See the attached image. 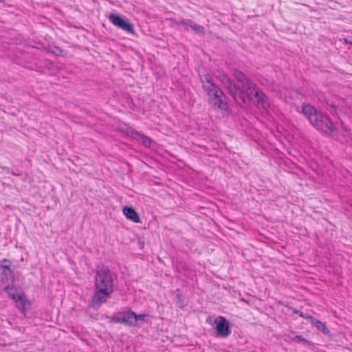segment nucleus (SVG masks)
<instances>
[{
	"label": "nucleus",
	"instance_id": "9d476101",
	"mask_svg": "<svg viewBox=\"0 0 352 352\" xmlns=\"http://www.w3.org/2000/svg\"><path fill=\"white\" fill-rule=\"evenodd\" d=\"M14 278L12 271L10 266L6 265H0V280L2 283H5L10 280Z\"/></svg>",
	"mask_w": 352,
	"mask_h": 352
},
{
	"label": "nucleus",
	"instance_id": "f257e3e1",
	"mask_svg": "<svg viewBox=\"0 0 352 352\" xmlns=\"http://www.w3.org/2000/svg\"><path fill=\"white\" fill-rule=\"evenodd\" d=\"M113 292V280L108 266L101 265L96 268L94 278V294L91 301V307L98 309L107 302L108 297Z\"/></svg>",
	"mask_w": 352,
	"mask_h": 352
},
{
	"label": "nucleus",
	"instance_id": "0eeeda50",
	"mask_svg": "<svg viewBox=\"0 0 352 352\" xmlns=\"http://www.w3.org/2000/svg\"><path fill=\"white\" fill-rule=\"evenodd\" d=\"M216 324V336L226 338L231 333V329L229 322L223 316H219L214 320Z\"/></svg>",
	"mask_w": 352,
	"mask_h": 352
},
{
	"label": "nucleus",
	"instance_id": "412c9836",
	"mask_svg": "<svg viewBox=\"0 0 352 352\" xmlns=\"http://www.w3.org/2000/svg\"><path fill=\"white\" fill-rule=\"evenodd\" d=\"M293 340L298 343H302L304 344L309 343V341L302 336H296L293 338Z\"/></svg>",
	"mask_w": 352,
	"mask_h": 352
},
{
	"label": "nucleus",
	"instance_id": "a878e982",
	"mask_svg": "<svg viewBox=\"0 0 352 352\" xmlns=\"http://www.w3.org/2000/svg\"><path fill=\"white\" fill-rule=\"evenodd\" d=\"M0 1H1V0H0Z\"/></svg>",
	"mask_w": 352,
	"mask_h": 352
},
{
	"label": "nucleus",
	"instance_id": "2eb2a0df",
	"mask_svg": "<svg viewBox=\"0 0 352 352\" xmlns=\"http://www.w3.org/2000/svg\"><path fill=\"white\" fill-rule=\"evenodd\" d=\"M131 133H132V135H136L140 137L142 139V142L144 144V146H145L146 147L151 146V145L153 142V140L149 137H148L144 134H142L141 133H140L135 130L132 131Z\"/></svg>",
	"mask_w": 352,
	"mask_h": 352
},
{
	"label": "nucleus",
	"instance_id": "4be33fe9",
	"mask_svg": "<svg viewBox=\"0 0 352 352\" xmlns=\"http://www.w3.org/2000/svg\"><path fill=\"white\" fill-rule=\"evenodd\" d=\"M344 42L346 44H351L352 45V40L351 39H349L347 38H344Z\"/></svg>",
	"mask_w": 352,
	"mask_h": 352
},
{
	"label": "nucleus",
	"instance_id": "6ab92c4d",
	"mask_svg": "<svg viewBox=\"0 0 352 352\" xmlns=\"http://www.w3.org/2000/svg\"><path fill=\"white\" fill-rule=\"evenodd\" d=\"M177 25L183 26L186 30L188 29L190 27L191 21L189 19H182L175 23Z\"/></svg>",
	"mask_w": 352,
	"mask_h": 352
},
{
	"label": "nucleus",
	"instance_id": "1a4fd4ad",
	"mask_svg": "<svg viewBox=\"0 0 352 352\" xmlns=\"http://www.w3.org/2000/svg\"><path fill=\"white\" fill-rule=\"evenodd\" d=\"M16 307L23 314H25L27 310L30 307V302L27 299L24 293H21L19 296L14 300Z\"/></svg>",
	"mask_w": 352,
	"mask_h": 352
},
{
	"label": "nucleus",
	"instance_id": "aec40b11",
	"mask_svg": "<svg viewBox=\"0 0 352 352\" xmlns=\"http://www.w3.org/2000/svg\"><path fill=\"white\" fill-rule=\"evenodd\" d=\"M292 310L294 313L298 314L299 316L308 320L309 321L311 319V316L302 313L300 311L297 310L296 308H292Z\"/></svg>",
	"mask_w": 352,
	"mask_h": 352
},
{
	"label": "nucleus",
	"instance_id": "20e7f679",
	"mask_svg": "<svg viewBox=\"0 0 352 352\" xmlns=\"http://www.w3.org/2000/svg\"><path fill=\"white\" fill-rule=\"evenodd\" d=\"M236 101L241 104L252 102L256 105H262L265 109L270 105L267 96L252 81L242 86H238Z\"/></svg>",
	"mask_w": 352,
	"mask_h": 352
},
{
	"label": "nucleus",
	"instance_id": "a211bd4d",
	"mask_svg": "<svg viewBox=\"0 0 352 352\" xmlns=\"http://www.w3.org/2000/svg\"><path fill=\"white\" fill-rule=\"evenodd\" d=\"M48 52L55 54L56 56H63L65 55V50L58 46H54L48 50Z\"/></svg>",
	"mask_w": 352,
	"mask_h": 352
},
{
	"label": "nucleus",
	"instance_id": "b1692460",
	"mask_svg": "<svg viewBox=\"0 0 352 352\" xmlns=\"http://www.w3.org/2000/svg\"><path fill=\"white\" fill-rule=\"evenodd\" d=\"M4 169L7 170V172L9 173V168H3Z\"/></svg>",
	"mask_w": 352,
	"mask_h": 352
},
{
	"label": "nucleus",
	"instance_id": "9b49d317",
	"mask_svg": "<svg viewBox=\"0 0 352 352\" xmlns=\"http://www.w3.org/2000/svg\"><path fill=\"white\" fill-rule=\"evenodd\" d=\"M122 212L128 219L135 223L140 222L139 214L132 207L125 206L123 208Z\"/></svg>",
	"mask_w": 352,
	"mask_h": 352
},
{
	"label": "nucleus",
	"instance_id": "7ed1b4c3",
	"mask_svg": "<svg viewBox=\"0 0 352 352\" xmlns=\"http://www.w3.org/2000/svg\"><path fill=\"white\" fill-rule=\"evenodd\" d=\"M202 87L208 96V102L215 110L226 112L229 109L226 96L216 85L210 75H206L201 79Z\"/></svg>",
	"mask_w": 352,
	"mask_h": 352
},
{
	"label": "nucleus",
	"instance_id": "dca6fc26",
	"mask_svg": "<svg viewBox=\"0 0 352 352\" xmlns=\"http://www.w3.org/2000/svg\"><path fill=\"white\" fill-rule=\"evenodd\" d=\"M190 28L197 34H204L205 29L202 25L197 24L191 21Z\"/></svg>",
	"mask_w": 352,
	"mask_h": 352
},
{
	"label": "nucleus",
	"instance_id": "f3484780",
	"mask_svg": "<svg viewBox=\"0 0 352 352\" xmlns=\"http://www.w3.org/2000/svg\"><path fill=\"white\" fill-rule=\"evenodd\" d=\"M5 290L8 292V296L15 300L17 298V296H19L20 294H17L16 289L14 287H10L9 285L5 287Z\"/></svg>",
	"mask_w": 352,
	"mask_h": 352
},
{
	"label": "nucleus",
	"instance_id": "5701e85b",
	"mask_svg": "<svg viewBox=\"0 0 352 352\" xmlns=\"http://www.w3.org/2000/svg\"><path fill=\"white\" fill-rule=\"evenodd\" d=\"M177 298H178V300L180 301L181 300V294H177Z\"/></svg>",
	"mask_w": 352,
	"mask_h": 352
},
{
	"label": "nucleus",
	"instance_id": "6e6552de",
	"mask_svg": "<svg viewBox=\"0 0 352 352\" xmlns=\"http://www.w3.org/2000/svg\"><path fill=\"white\" fill-rule=\"evenodd\" d=\"M218 79L228 90L230 94L233 97L234 100H237L238 85L234 84L232 80L224 74H219L218 76Z\"/></svg>",
	"mask_w": 352,
	"mask_h": 352
},
{
	"label": "nucleus",
	"instance_id": "423d86ee",
	"mask_svg": "<svg viewBox=\"0 0 352 352\" xmlns=\"http://www.w3.org/2000/svg\"><path fill=\"white\" fill-rule=\"evenodd\" d=\"M109 21L118 28L124 30L128 33H133V25L124 17L115 13H110L109 16Z\"/></svg>",
	"mask_w": 352,
	"mask_h": 352
},
{
	"label": "nucleus",
	"instance_id": "f8f14e48",
	"mask_svg": "<svg viewBox=\"0 0 352 352\" xmlns=\"http://www.w3.org/2000/svg\"><path fill=\"white\" fill-rule=\"evenodd\" d=\"M309 322H311V324L315 326L318 331H320L324 335H329L330 333V330L327 328L326 324L323 323L322 321L317 320L312 316Z\"/></svg>",
	"mask_w": 352,
	"mask_h": 352
},
{
	"label": "nucleus",
	"instance_id": "4468645a",
	"mask_svg": "<svg viewBox=\"0 0 352 352\" xmlns=\"http://www.w3.org/2000/svg\"><path fill=\"white\" fill-rule=\"evenodd\" d=\"M132 315H133L132 316L133 321L135 324L134 325H133V327H136L140 326V324H139V321L141 320L142 322H146V318L148 317V316L146 314H137L136 313H135L133 311H132Z\"/></svg>",
	"mask_w": 352,
	"mask_h": 352
},
{
	"label": "nucleus",
	"instance_id": "f03ea898",
	"mask_svg": "<svg viewBox=\"0 0 352 352\" xmlns=\"http://www.w3.org/2000/svg\"><path fill=\"white\" fill-rule=\"evenodd\" d=\"M302 113L311 126L322 135L330 137L338 133L336 123L331 120L328 114L317 110L314 106L307 103L302 104Z\"/></svg>",
	"mask_w": 352,
	"mask_h": 352
},
{
	"label": "nucleus",
	"instance_id": "39448f33",
	"mask_svg": "<svg viewBox=\"0 0 352 352\" xmlns=\"http://www.w3.org/2000/svg\"><path fill=\"white\" fill-rule=\"evenodd\" d=\"M132 316V310L129 308H126L124 310L115 313L107 318L111 323L123 324L133 327V325L135 324L133 321Z\"/></svg>",
	"mask_w": 352,
	"mask_h": 352
},
{
	"label": "nucleus",
	"instance_id": "ddd939ff",
	"mask_svg": "<svg viewBox=\"0 0 352 352\" xmlns=\"http://www.w3.org/2000/svg\"><path fill=\"white\" fill-rule=\"evenodd\" d=\"M233 76L235 78V79L240 83V86L245 85L251 81L245 76V75L242 72L238 69L234 70Z\"/></svg>",
	"mask_w": 352,
	"mask_h": 352
},
{
	"label": "nucleus",
	"instance_id": "393cba45",
	"mask_svg": "<svg viewBox=\"0 0 352 352\" xmlns=\"http://www.w3.org/2000/svg\"><path fill=\"white\" fill-rule=\"evenodd\" d=\"M2 261H3V262H9V261H8V260H7V259H3Z\"/></svg>",
	"mask_w": 352,
	"mask_h": 352
}]
</instances>
